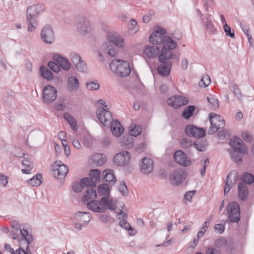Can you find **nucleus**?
I'll return each mask as SVG.
<instances>
[{"instance_id":"nucleus-43","label":"nucleus","mask_w":254,"mask_h":254,"mask_svg":"<svg viewBox=\"0 0 254 254\" xmlns=\"http://www.w3.org/2000/svg\"><path fill=\"white\" fill-rule=\"evenodd\" d=\"M19 234H20V230L12 229L10 232V235L13 239L16 240L18 241L19 244L20 245L19 248H20L21 247H22L24 249H26V245L24 242H23L22 245H21V244L20 243V240H21V238L19 239Z\"/></svg>"},{"instance_id":"nucleus-30","label":"nucleus","mask_w":254,"mask_h":254,"mask_svg":"<svg viewBox=\"0 0 254 254\" xmlns=\"http://www.w3.org/2000/svg\"><path fill=\"white\" fill-rule=\"evenodd\" d=\"M160 51V48L157 46H147L144 50V54L149 58L156 57Z\"/></svg>"},{"instance_id":"nucleus-52","label":"nucleus","mask_w":254,"mask_h":254,"mask_svg":"<svg viewBox=\"0 0 254 254\" xmlns=\"http://www.w3.org/2000/svg\"><path fill=\"white\" fill-rule=\"evenodd\" d=\"M210 82L211 79L210 76L208 75H204L202 77L199 81V85L201 87H206L210 84Z\"/></svg>"},{"instance_id":"nucleus-61","label":"nucleus","mask_w":254,"mask_h":254,"mask_svg":"<svg viewBox=\"0 0 254 254\" xmlns=\"http://www.w3.org/2000/svg\"><path fill=\"white\" fill-rule=\"evenodd\" d=\"M120 192L124 195L127 196L128 193V189L124 182L121 183L119 187Z\"/></svg>"},{"instance_id":"nucleus-50","label":"nucleus","mask_w":254,"mask_h":254,"mask_svg":"<svg viewBox=\"0 0 254 254\" xmlns=\"http://www.w3.org/2000/svg\"><path fill=\"white\" fill-rule=\"evenodd\" d=\"M230 90L234 93V95L238 100L241 99L242 95L240 89L238 88L236 84L232 83L230 85Z\"/></svg>"},{"instance_id":"nucleus-12","label":"nucleus","mask_w":254,"mask_h":254,"mask_svg":"<svg viewBox=\"0 0 254 254\" xmlns=\"http://www.w3.org/2000/svg\"><path fill=\"white\" fill-rule=\"evenodd\" d=\"M130 160V155L128 151H122L117 154L114 157V163L120 166H125L128 164Z\"/></svg>"},{"instance_id":"nucleus-1","label":"nucleus","mask_w":254,"mask_h":254,"mask_svg":"<svg viewBox=\"0 0 254 254\" xmlns=\"http://www.w3.org/2000/svg\"><path fill=\"white\" fill-rule=\"evenodd\" d=\"M229 144L233 149L229 151L231 158L236 162H241L243 155L247 152V147L244 145L240 138L236 136L231 138Z\"/></svg>"},{"instance_id":"nucleus-46","label":"nucleus","mask_w":254,"mask_h":254,"mask_svg":"<svg viewBox=\"0 0 254 254\" xmlns=\"http://www.w3.org/2000/svg\"><path fill=\"white\" fill-rule=\"evenodd\" d=\"M136 25L137 22L134 19H131L129 20L128 28L130 34H135L138 31V28Z\"/></svg>"},{"instance_id":"nucleus-19","label":"nucleus","mask_w":254,"mask_h":254,"mask_svg":"<svg viewBox=\"0 0 254 254\" xmlns=\"http://www.w3.org/2000/svg\"><path fill=\"white\" fill-rule=\"evenodd\" d=\"M53 59L63 69L67 71L70 68L71 64L67 58L56 54L53 55Z\"/></svg>"},{"instance_id":"nucleus-13","label":"nucleus","mask_w":254,"mask_h":254,"mask_svg":"<svg viewBox=\"0 0 254 254\" xmlns=\"http://www.w3.org/2000/svg\"><path fill=\"white\" fill-rule=\"evenodd\" d=\"M185 130L186 134L188 135L196 138L203 137L206 134L205 130L202 128L197 127L191 125L187 126Z\"/></svg>"},{"instance_id":"nucleus-35","label":"nucleus","mask_w":254,"mask_h":254,"mask_svg":"<svg viewBox=\"0 0 254 254\" xmlns=\"http://www.w3.org/2000/svg\"><path fill=\"white\" fill-rule=\"evenodd\" d=\"M117 218L119 220V225L121 227L124 228L129 227V223L127 222V213L120 210L117 215Z\"/></svg>"},{"instance_id":"nucleus-26","label":"nucleus","mask_w":254,"mask_h":254,"mask_svg":"<svg viewBox=\"0 0 254 254\" xmlns=\"http://www.w3.org/2000/svg\"><path fill=\"white\" fill-rule=\"evenodd\" d=\"M107 39L109 40L107 42H110L112 44H115L119 47H123L124 45V40L123 38L116 33H108L107 34Z\"/></svg>"},{"instance_id":"nucleus-40","label":"nucleus","mask_w":254,"mask_h":254,"mask_svg":"<svg viewBox=\"0 0 254 254\" xmlns=\"http://www.w3.org/2000/svg\"><path fill=\"white\" fill-rule=\"evenodd\" d=\"M102 198H105V202H104L105 211L107 208L111 210H115L116 208V203L115 200L109 199V197H103Z\"/></svg>"},{"instance_id":"nucleus-6","label":"nucleus","mask_w":254,"mask_h":254,"mask_svg":"<svg viewBox=\"0 0 254 254\" xmlns=\"http://www.w3.org/2000/svg\"><path fill=\"white\" fill-rule=\"evenodd\" d=\"M57 97V89L51 85L45 86L43 90V102L46 104L53 102Z\"/></svg>"},{"instance_id":"nucleus-49","label":"nucleus","mask_w":254,"mask_h":254,"mask_svg":"<svg viewBox=\"0 0 254 254\" xmlns=\"http://www.w3.org/2000/svg\"><path fill=\"white\" fill-rule=\"evenodd\" d=\"M109 190V186L107 184H102L98 186V193L102 195H108Z\"/></svg>"},{"instance_id":"nucleus-33","label":"nucleus","mask_w":254,"mask_h":254,"mask_svg":"<svg viewBox=\"0 0 254 254\" xmlns=\"http://www.w3.org/2000/svg\"><path fill=\"white\" fill-rule=\"evenodd\" d=\"M236 181V176L235 172H231L227 176L224 188V194L227 193L230 190L232 185Z\"/></svg>"},{"instance_id":"nucleus-51","label":"nucleus","mask_w":254,"mask_h":254,"mask_svg":"<svg viewBox=\"0 0 254 254\" xmlns=\"http://www.w3.org/2000/svg\"><path fill=\"white\" fill-rule=\"evenodd\" d=\"M100 171L98 169L91 170L89 173L90 178L96 183L100 180Z\"/></svg>"},{"instance_id":"nucleus-20","label":"nucleus","mask_w":254,"mask_h":254,"mask_svg":"<svg viewBox=\"0 0 254 254\" xmlns=\"http://www.w3.org/2000/svg\"><path fill=\"white\" fill-rule=\"evenodd\" d=\"M161 63V64L157 67L158 73L162 76H167L170 74L172 63L171 62Z\"/></svg>"},{"instance_id":"nucleus-24","label":"nucleus","mask_w":254,"mask_h":254,"mask_svg":"<svg viewBox=\"0 0 254 254\" xmlns=\"http://www.w3.org/2000/svg\"><path fill=\"white\" fill-rule=\"evenodd\" d=\"M110 126L112 133L116 137L121 136L124 131L123 127L117 120L112 121L110 123Z\"/></svg>"},{"instance_id":"nucleus-45","label":"nucleus","mask_w":254,"mask_h":254,"mask_svg":"<svg viewBox=\"0 0 254 254\" xmlns=\"http://www.w3.org/2000/svg\"><path fill=\"white\" fill-rule=\"evenodd\" d=\"M182 148L184 149H190L193 147V143L190 139L184 138L180 142Z\"/></svg>"},{"instance_id":"nucleus-10","label":"nucleus","mask_w":254,"mask_h":254,"mask_svg":"<svg viewBox=\"0 0 254 254\" xmlns=\"http://www.w3.org/2000/svg\"><path fill=\"white\" fill-rule=\"evenodd\" d=\"M41 38L45 43L51 44L54 43L55 40L54 33L50 26L46 25L42 28L41 32Z\"/></svg>"},{"instance_id":"nucleus-7","label":"nucleus","mask_w":254,"mask_h":254,"mask_svg":"<svg viewBox=\"0 0 254 254\" xmlns=\"http://www.w3.org/2000/svg\"><path fill=\"white\" fill-rule=\"evenodd\" d=\"M53 169V175L58 179H63L65 177L68 172L67 166L60 161H56L52 166Z\"/></svg>"},{"instance_id":"nucleus-62","label":"nucleus","mask_w":254,"mask_h":254,"mask_svg":"<svg viewBox=\"0 0 254 254\" xmlns=\"http://www.w3.org/2000/svg\"><path fill=\"white\" fill-rule=\"evenodd\" d=\"M241 27L242 28L244 33L247 36L248 38L249 39V42L250 43V40L252 39L251 36L249 34V26L243 23H240Z\"/></svg>"},{"instance_id":"nucleus-29","label":"nucleus","mask_w":254,"mask_h":254,"mask_svg":"<svg viewBox=\"0 0 254 254\" xmlns=\"http://www.w3.org/2000/svg\"><path fill=\"white\" fill-rule=\"evenodd\" d=\"M104 177L103 179L105 182L108 183L109 185L112 186L116 182V179L113 170L111 169H106L103 173Z\"/></svg>"},{"instance_id":"nucleus-54","label":"nucleus","mask_w":254,"mask_h":254,"mask_svg":"<svg viewBox=\"0 0 254 254\" xmlns=\"http://www.w3.org/2000/svg\"><path fill=\"white\" fill-rule=\"evenodd\" d=\"M77 70L81 72H86L87 71V67L85 63L81 60L79 62L75 64Z\"/></svg>"},{"instance_id":"nucleus-9","label":"nucleus","mask_w":254,"mask_h":254,"mask_svg":"<svg viewBox=\"0 0 254 254\" xmlns=\"http://www.w3.org/2000/svg\"><path fill=\"white\" fill-rule=\"evenodd\" d=\"M186 178V173L182 169L175 170L170 175V180L172 185L178 186Z\"/></svg>"},{"instance_id":"nucleus-8","label":"nucleus","mask_w":254,"mask_h":254,"mask_svg":"<svg viewBox=\"0 0 254 254\" xmlns=\"http://www.w3.org/2000/svg\"><path fill=\"white\" fill-rule=\"evenodd\" d=\"M166 30L162 28H159L150 36L149 41L150 43L154 45H161L165 39Z\"/></svg>"},{"instance_id":"nucleus-36","label":"nucleus","mask_w":254,"mask_h":254,"mask_svg":"<svg viewBox=\"0 0 254 254\" xmlns=\"http://www.w3.org/2000/svg\"><path fill=\"white\" fill-rule=\"evenodd\" d=\"M42 175L41 174H37L32 178L27 181V183L32 187H38L42 184Z\"/></svg>"},{"instance_id":"nucleus-56","label":"nucleus","mask_w":254,"mask_h":254,"mask_svg":"<svg viewBox=\"0 0 254 254\" xmlns=\"http://www.w3.org/2000/svg\"><path fill=\"white\" fill-rule=\"evenodd\" d=\"M245 184H251L254 182V177L250 173H246L242 178Z\"/></svg>"},{"instance_id":"nucleus-57","label":"nucleus","mask_w":254,"mask_h":254,"mask_svg":"<svg viewBox=\"0 0 254 254\" xmlns=\"http://www.w3.org/2000/svg\"><path fill=\"white\" fill-rule=\"evenodd\" d=\"M49 68L56 73H58L61 71V68L59 64L54 61H50L48 63Z\"/></svg>"},{"instance_id":"nucleus-5","label":"nucleus","mask_w":254,"mask_h":254,"mask_svg":"<svg viewBox=\"0 0 254 254\" xmlns=\"http://www.w3.org/2000/svg\"><path fill=\"white\" fill-rule=\"evenodd\" d=\"M227 212L230 221L232 222H238L240 218V208L236 202H230L227 206Z\"/></svg>"},{"instance_id":"nucleus-17","label":"nucleus","mask_w":254,"mask_h":254,"mask_svg":"<svg viewBox=\"0 0 254 254\" xmlns=\"http://www.w3.org/2000/svg\"><path fill=\"white\" fill-rule=\"evenodd\" d=\"M174 157L176 162L182 166H188L191 164V161L187 155L182 150L176 151Z\"/></svg>"},{"instance_id":"nucleus-31","label":"nucleus","mask_w":254,"mask_h":254,"mask_svg":"<svg viewBox=\"0 0 254 254\" xmlns=\"http://www.w3.org/2000/svg\"><path fill=\"white\" fill-rule=\"evenodd\" d=\"M249 194V190L245 184L240 183L238 185V196L240 200H245Z\"/></svg>"},{"instance_id":"nucleus-59","label":"nucleus","mask_w":254,"mask_h":254,"mask_svg":"<svg viewBox=\"0 0 254 254\" xmlns=\"http://www.w3.org/2000/svg\"><path fill=\"white\" fill-rule=\"evenodd\" d=\"M223 28L227 36H230L232 38L235 37L234 32L231 31V27L227 23L224 24Z\"/></svg>"},{"instance_id":"nucleus-32","label":"nucleus","mask_w":254,"mask_h":254,"mask_svg":"<svg viewBox=\"0 0 254 254\" xmlns=\"http://www.w3.org/2000/svg\"><path fill=\"white\" fill-rule=\"evenodd\" d=\"M103 50L111 57H115L117 54L115 46L110 42L104 43L102 47Z\"/></svg>"},{"instance_id":"nucleus-47","label":"nucleus","mask_w":254,"mask_h":254,"mask_svg":"<svg viewBox=\"0 0 254 254\" xmlns=\"http://www.w3.org/2000/svg\"><path fill=\"white\" fill-rule=\"evenodd\" d=\"M81 182L83 184V187L84 188L85 187L94 188L96 186V183L94 182V181H93L90 178H84L81 180Z\"/></svg>"},{"instance_id":"nucleus-60","label":"nucleus","mask_w":254,"mask_h":254,"mask_svg":"<svg viewBox=\"0 0 254 254\" xmlns=\"http://www.w3.org/2000/svg\"><path fill=\"white\" fill-rule=\"evenodd\" d=\"M83 184L81 181L80 183H74L73 184L72 189L75 192H80L83 190Z\"/></svg>"},{"instance_id":"nucleus-11","label":"nucleus","mask_w":254,"mask_h":254,"mask_svg":"<svg viewBox=\"0 0 254 254\" xmlns=\"http://www.w3.org/2000/svg\"><path fill=\"white\" fill-rule=\"evenodd\" d=\"M96 114L100 122L105 126L109 125L113 121L111 112L104 108L98 109Z\"/></svg>"},{"instance_id":"nucleus-58","label":"nucleus","mask_w":254,"mask_h":254,"mask_svg":"<svg viewBox=\"0 0 254 254\" xmlns=\"http://www.w3.org/2000/svg\"><path fill=\"white\" fill-rule=\"evenodd\" d=\"M71 61L73 64H76L77 63L79 62L81 59V57L77 54L74 52L71 53L69 55Z\"/></svg>"},{"instance_id":"nucleus-34","label":"nucleus","mask_w":254,"mask_h":254,"mask_svg":"<svg viewBox=\"0 0 254 254\" xmlns=\"http://www.w3.org/2000/svg\"><path fill=\"white\" fill-rule=\"evenodd\" d=\"M177 43L173 40L171 38L168 36L165 37L164 41L162 44V49L173 50L177 47Z\"/></svg>"},{"instance_id":"nucleus-38","label":"nucleus","mask_w":254,"mask_h":254,"mask_svg":"<svg viewBox=\"0 0 254 254\" xmlns=\"http://www.w3.org/2000/svg\"><path fill=\"white\" fill-rule=\"evenodd\" d=\"M64 118L70 124L71 127L73 130L76 131L77 130V122L72 116L68 113H65L64 114Z\"/></svg>"},{"instance_id":"nucleus-48","label":"nucleus","mask_w":254,"mask_h":254,"mask_svg":"<svg viewBox=\"0 0 254 254\" xmlns=\"http://www.w3.org/2000/svg\"><path fill=\"white\" fill-rule=\"evenodd\" d=\"M86 87L89 90H97L100 86L97 81H90L86 83Z\"/></svg>"},{"instance_id":"nucleus-18","label":"nucleus","mask_w":254,"mask_h":254,"mask_svg":"<svg viewBox=\"0 0 254 254\" xmlns=\"http://www.w3.org/2000/svg\"><path fill=\"white\" fill-rule=\"evenodd\" d=\"M140 167L143 174H148L153 169V161L149 158H143L141 160Z\"/></svg>"},{"instance_id":"nucleus-64","label":"nucleus","mask_w":254,"mask_h":254,"mask_svg":"<svg viewBox=\"0 0 254 254\" xmlns=\"http://www.w3.org/2000/svg\"><path fill=\"white\" fill-rule=\"evenodd\" d=\"M206 254H221V251L215 248H209L206 250Z\"/></svg>"},{"instance_id":"nucleus-42","label":"nucleus","mask_w":254,"mask_h":254,"mask_svg":"<svg viewBox=\"0 0 254 254\" xmlns=\"http://www.w3.org/2000/svg\"><path fill=\"white\" fill-rule=\"evenodd\" d=\"M210 108L215 110L218 108V101L212 95H209L207 97Z\"/></svg>"},{"instance_id":"nucleus-2","label":"nucleus","mask_w":254,"mask_h":254,"mask_svg":"<svg viewBox=\"0 0 254 254\" xmlns=\"http://www.w3.org/2000/svg\"><path fill=\"white\" fill-rule=\"evenodd\" d=\"M11 226L13 230H20V236L21 237V240H20L21 245H22L23 242H24L26 245V249L22 247L19 248L18 254H31L30 245L33 241V235L29 233L26 230H21L20 225L17 221H13L11 222Z\"/></svg>"},{"instance_id":"nucleus-44","label":"nucleus","mask_w":254,"mask_h":254,"mask_svg":"<svg viewBox=\"0 0 254 254\" xmlns=\"http://www.w3.org/2000/svg\"><path fill=\"white\" fill-rule=\"evenodd\" d=\"M195 107L193 106H189L186 107L183 112L182 115L186 119H189L193 113Z\"/></svg>"},{"instance_id":"nucleus-21","label":"nucleus","mask_w":254,"mask_h":254,"mask_svg":"<svg viewBox=\"0 0 254 254\" xmlns=\"http://www.w3.org/2000/svg\"><path fill=\"white\" fill-rule=\"evenodd\" d=\"M44 9L43 5L38 4L28 6L27 8L26 15L37 17L38 15Z\"/></svg>"},{"instance_id":"nucleus-4","label":"nucleus","mask_w":254,"mask_h":254,"mask_svg":"<svg viewBox=\"0 0 254 254\" xmlns=\"http://www.w3.org/2000/svg\"><path fill=\"white\" fill-rule=\"evenodd\" d=\"M209 120L210 123V127L208 130V134H213L219 129L223 128L225 127V121L219 115L213 113H210L209 114Z\"/></svg>"},{"instance_id":"nucleus-14","label":"nucleus","mask_w":254,"mask_h":254,"mask_svg":"<svg viewBox=\"0 0 254 254\" xmlns=\"http://www.w3.org/2000/svg\"><path fill=\"white\" fill-rule=\"evenodd\" d=\"M76 25L78 31L82 34H86L90 31V22L85 17H78L77 19Z\"/></svg>"},{"instance_id":"nucleus-22","label":"nucleus","mask_w":254,"mask_h":254,"mask_svg":"<svg viewBox=\"0 0 254 254\" xmlns=\"http://www.w3.org/2000/svg\"><path fill=\"white\" fill-rule=\"evenodd\" d=\"M74 219L75 221L88 224L91 219V214L89 212L78 211L75 214Z\"/></svg>"},{"instance_id":"nucleus-55","label":"nucleus","mask_w":254,"mask_h":254,"mask_svg":"<svg viewBox=\"0 0 254 254\" xmlns=\"http://www.w3.org/2000/svg\"><path fill=\"white\" fill-rule=\"evenodd\" d=\"M142 129L139 126L135 125L134 127L130 128L129 130V134L130 136H137L141 132Z\"/></svg>"},{"instance_id":"nucleus-41","label":"nucleus","mask_w":254,"mask_h":254,"mask_svg":"<svg viewBox=\"0 0 254 254\" xmlns=\"http://www.w3.org/2000/svg\"><path fill=\"white\" fill-rule=\"evenodd\" d=\"M40 70L41 76L48 80L53 79V74L47 68L44 66H41Z\"/></svg>"},{"instance_id":"nucleus-25","label":"nucleus","mask_w":254,"mask_h":254,"mask_svg":"<svg viewBox=\"0 0 254 254\" xmlns=\"http://www.w3.org/2000/svg\"><path fill=\"white\" fill-rule=\"evenodd\" d=\"M66 88L70 92L77 90L79 88V83L77 77L71 76L68 77L67 81Z\"/></svg>"},{"instance_id":"nucleus-16","label":"nucleus","mask_w":254,"mask_h":254,"mask_svg":"<svg viewBox=\"0 0 254 254\" xmlns=\"http://www.w3.org/2000/svg\"><path fill=\"white\" fill-rule=\"evenodd\" d=\"M104 200V198H102L100 201L91 200L87 203V207L94 212L103 213L105 212Z\"/></svg>"},{"instance_id":"nucleus-53","label":"nucleus","mask_w":254,"mask_h":254,"mask_svg":"<svg viewBox=\"0 0 254 254\" xmlns=\"http://www.w3.org/2000/svg\"><path fill=\"white\" fill-rule=\"evenodd\" d=\"M193 147H194L198 151H204L207 144L205 141H199L193 143Z\"/></svg>"},{"instance_id":"nucleus-3","label":"nucleus","mask_w":254,"mask_h":254,"mask_svg":"<svg viewBox=\"0 0 254 254\" xmlns=\"http://www.w3.org/2000/svg\"><path fill=\"white\" fill-rule=\"evenodd\" d=\"M110 67L114 74L122 77L129 75L131 71L129 63L120 60H113L110 64Z\"/></svg>"},{"instance_id":"nucleus-27","label":"nucleus","mask_w":254,"mask_h":254,"mask_svg":"<svg viewBox=\"0 0 254 254\" xmlns=\"http://www.w3.org/2000/svg\"><path fill=\"white\" fill-rule=\"evenodd\" d=\"M26 18L27 24V31L29 32H34L38 25L37 17L26 15Z\"/></svg>"},{"instance_id":"nucleus-63","label":"nucleus","mask_w":254,"mask_h":254,"mask_svg":"<svg viewBox=\"0 0 254 254\" xmlns=\"http://www.w3.org/2000/svg\"><path fill=\"white\" fill-rule=\"evenodd\" d=\"M212 218V216H210L206 219L205 222L202 224L200 230L204 231L205 233L209 225L210 224V221H211Z\"/></svg>"},{"instance_id":"nucleus-15","label":"nucleus","mask_w":254,"mask_h":254,"mask_svg":"<svg viewBox=\"0 0 254 254\" xmlns=\"http://www.w3.org/2000/svg\"><path fill=\"white\" fill-rule=\"evenodd\" d=\"M189 100L186 97L182 96L171 97L167 100L168 105L177 109L188 104Z\"/></svg>"},{"instance_id":"nucleus-28","label":"nucleus","mask_w":254,"mask_h":254,"mask_svg":"<svg viewBox=\"0 0 254 254\" xmlns=\"http://www.w3.org/2000/svg\"><path fill=\"white\" fill-rule=\"evenodd\" d=\"M91 164L94 167H99L104 164L106 161V156L101 153H96L92 156Z\"/></svg>"},{"instance_id":"nucleus-37","label":"nucleus","mask_w":254,"mask_h":254,"mask_svg":"<svg viewBox=\"0 0 254 254\" xmlns=\"http://www.w3.org/2000/svg\"><path fill=\"white\" fill-rule=\"evenodd\" d=\"M97 193L95 190L92 189H89L86 190L85 194L82 198L83 202L87 201L90 199H95L96 197Z\"/></svg>"},{"instance_id":"nucleus-23","label":"nucleus","mask_w":254,"mask_h":254,"mask_svg":"<svg viewBox=\"0 0 254 254\" xmlns=\"http://www.w3.org/2000/svg\"><path fill=\"white\" fill-rule=\"evenodd\" d=\"M172 50L162 49L161 53L158 56V60L160 62H167L168 60L174 59L176 55L171 51Z\"/></svg>"},{"instance_id":"nucleus-39","label":"nucleus","mask_w":254,"mask_h":254,"mask_svg":"<svg viewBox=\"0 0 254 254\" xmlns=\"http://www.w3.org/2000/svg\"><path fill=\"white\" fill-rule=\"evenodd\" d=\"M133 138L130 136H124L121 141L122 146L129 149L133 146Z\"/></svg>"}]
</instances>
